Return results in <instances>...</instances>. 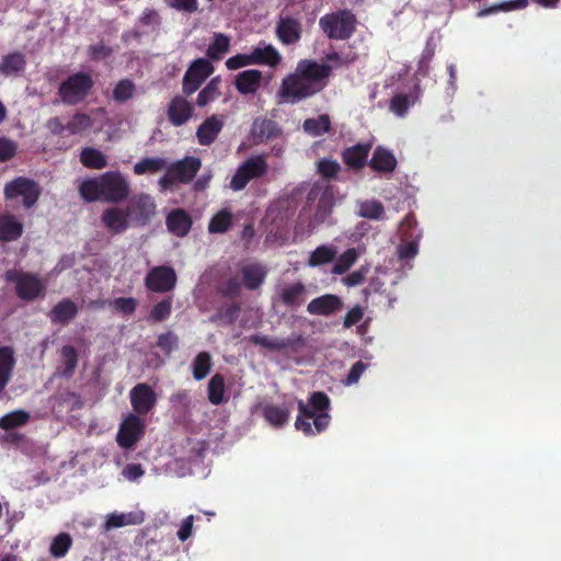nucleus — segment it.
Masks as SVG:
<instances>
[{
	"mask_svg": "<svg viewBox=\"0 0 561 561\" xmlns=\"http://www.w3.org/2000/svg\"><path fill=\"white\" fill-rule=\"evenodd\" d=\"M240 314V306L236 302L226 304L220 306L216 313H214L209 321L211 323H218L221 322L225 325H232L237 321L238 317Z\"/></svg>",
	"mask_w": 561,
	"mask_h": 561,
	"instance_id": "c9c22d12",
	"label": "nucleus"
},
{
	"mask_svg": "<svg viewBox=\"0 0 561 561\" xmlns=\"http://www.w3.org/2000/svg\"><path fill=\"white\" fill-rule=\"evenodd\" d=\"M356 15L347 9L327 13L319 20V26L330 39L346 41L356 31Z\"/></svg>",
	"mask_w": 561,
	"mask_h": 561,
	"instance_id": "f03ea898",
	"label": "nucleus"
},
{
	"mask_svg": "<svg viewBox=\"0 0 561 561\" xmlns=\"http://www.w3.org/2000/svg\"><path fill=\"white\" fill-rule=\"evenodd\" d=\"M167 168V160L163 158H145L134 165V173L144 175L147 173H157Z\"/></svg>",
	"mask_w": 561,
	"mask_h": 561,
	"instance_id": "09e8293b",
	"label": "nucleus"
},
{
	"mask_svg": "<svg viewBox=\"0 0 561 561\" xmlns=\"http://www.w3.org/2000/svg\"><path fill=\"white\" fill-rule=\"evenodd\" d=\"M277 94L280 99V103L285 102L295 104L301 100L313 96L316 94V90L311 89L295 69L293 73L286 76L282 80Z\"/></svg>",
	"mask_w": 561,
	"mask_h": 561,
	"instance_id": "9d476101",
	"label": "nucleus"
},
{
	"mask_svg": "<svg viewBox=\"0 0 561 561\" xmlns=\"http://www.w3.org/2000/svg\"><path fill=\"white\" fill-rule=\"evenodd\" d=\"M135 91L136 85L130 79H122L113 90V99L116 102L124 103L134 96Z\"/></svg>",
	"mask_w": 561,
	"mask_h": 561,
	"instance_id": "3c124183",
	"label": "nucleus"
},
{
	"mask_svg": "<svg viewBox=\"0 0 561 561\" xmlns=\"http://www.w3.org/2000/svg\"><path fill=\"white\" fill-rule=\"evenodd\" d=\"M145 431V421L139 415L129 413L119 425L116 442L119 447L130 449L141 439Z\"/></svg>",
	"mask_w": 561,
	"mask_h": 561,
	"instance_id": "f8f14e48",
	"label": "nucleus"
},
{
	"mask_svg": "<svg viewBox=\"0 0 561 561\" xmlns=\"http://www.w3.org/2000/svg\"><path fill=\"white\" fill-rule=\"evenodd\" d=\"M343 307L342 299L333 294H325L312 299L308 306L307 311L316 316H331Z\"/></svg>",
	"mask_w": 561,
	"mask_h": 561,
	"instance_id": "4be33fe9",
	"label": "nucleus"
},
{
	"mask_svg": "<svg viewBox=\"0 0 561 561\" xmlns=\"http://www.w3.org/2000/svg\"><path fill=\"white\" fill-rule=\"evenodd\" d=\"M14 364L13 350L9 346L0 347V390L9 383Z\"/></svg>",
	"mask_w": 561,
	"mask_h": 561,
	"instance_id": "c756f323",
	"label": "nucleus"
},
{
	"mask_svg": "<svg viewBox=\"0 0 561 561\" xmlns=\"http://www.w3.org/2000/svg\"><path fill=\"white\" fill-rule=\"evenodd\" d=\"M78 314L77 305L69 298H64L57 302L48 312V318L54 324L66 325Z\"/></svg>",
	"mask_w": 561,
	"mask_h": 561,
	"instance_id": "393cba45",
	"label": "nucleus"
},
{
	"mask_svg": "<svg viewBox=\"0 0 561 561\" xmlns=\"http://www.w3.org/2000/svg\"><path fill=\"white\" fill-rule=\"evenodd\" d=\"M220 83L221 79L219 76L214 77L202 89L197 95L196 104L199 107L206 106L208 103L215 101L220 96Z\"/></svg>",
	"mask_w": 561,
	"mask_h": 561,
	"instance_id": "ea45409f",
	"label": "nucleus"
},
{
	"mask_svg": "<svg viewBox=\"0 0 561 561\" xmlns=\"http://www.w3.org/2000/svg\"><path fill=\"white\" fill-rule=\"evenodd\" d=\"M165 225L172 234L183 238L190 233L193 220L186 210L175 208L167 215Z\"/></svg>",
	"mask_w": 561,
	"mask_h": 561,
	"instance_id": "412c9836",
	"label": "nucleus"
},
{
	"mask_svg": "<svg viewBox=\"0 0 561 561\" xmlns=\"http://www.w3.org/2000/svg\"><path fill=\"white\" fill-rule=\"evenodd\" d=\"M213 366L211 356L208 352L198 353L192 363V373L195 380H203L210 373Z\"/></svg>",
	"mask_w": 561,
	"mask_h": 561,
	"instance_id": "c03bdc74",
	"label": "nucleus"
},
{
	"mask_svg": "<svg viewBox=\"0 0 561 561\" xmlns=\"http://www.w3.org/2000/svg\"><path fill=\"white\" fill-rule=\"evenodd\" d=\"M358 253L355 248L347 249L336 260L332 272L337 275L344 274L357 260Z\"/></svg>",
	"mask_w": 561,
	"mask_h": 561,
	"instance_id": "864d4df0",
	"label": "nucleus"
},
{
	"mask_svg": "<svg viewBox=\"0 0 561 561\" xmlns=\"http://www.w3.org/2000/svg\"><path fill=\"white\" fill-rule=\"evenodd\" d=\"M146 287L154 293H167L176 284L175 271L165 265L151 268L145 279Z\"/></svg>",
	"mask_w": 561,
	"mask_h": 561,
	"instance_id": "ddd939ff",
	"label": "nucleus"
},
{
	"mask_svg": "<svg viewBox=\"0 0 561 561\" xmlns=\"http://www.w3.org/2000/svg\"><path fill=\"white\" fill-rule=\"evenodd\" d=\"M336 249L329 245H320L310 253L308 265L319 266L332 262L336 256Z\"/></svg>",
	"mask_w": 561,
	"mask_h": 561,
	"instance_id": "de8ad7c7",
	"label": "nucleus"
},
{
	"mask_svg": "<svg viewBox=\"0 0 561 561\" xmlns=\"http://www.w3.org/2000/svg\"><path fill=\"white\" fill-rule=\"evenodd\" d=\"M126 211L133 225L144 227L156 216L157 205L151 195L138 193L128 198Z\"/></svg>",
	"mask_w": 561,
	"mask_h": 561,
	"instance_id": "0eeeda50",
	"label": "nucleus"
},
{
	"mask_svg": "<svg viewBox=\"0 0 561 561\" xmlns=\"http://www.w3.org/2000/svg\"><path fill=\"white\" fill-rule=\"evenodd\" d=\"M221 116L214 114L207 117L197 128L196 138L201 146H210L215 142L224 128Z\"/></svg>",
	"mask_w": 561,
	"mask_h": 561,
	"instance_id": "aec40b11",
	"label": "nucleus"
},
{
	"mask_svg": "<svg viewBox=\"0 0 561 561\" xmlns=\"http://www.w3.org/2000/svg\"><path fill=\"white\" fill-rule=\"evenodd\" d=\"M186 95L174 96L167 110L169 122L173 126H183L186 124L194 114V106L186 100Z\"/></svg>",
	"mask_w": 561,
	"mask_h": 561,
	"instance_id": "dca6fc26",
	"label": "nucleus"
},
{
	"mask_svg": "<svg viewBox=\"0 0 561 561\" xmlns=\"http://www.w3.org/2000/svg\"><path fill=\"white\" fill-rule=\"evenodd\" d=\"M4 278L15 284L16 296L22 300L33 301L45 295V285L36 274L12 268L5 272Z\"/></svg>",
	"mask_w": 561,
	"mask_h": 561,
	"instance_id": "20e7f679",
	"label": "nucleus"
},
{
	"mask_svg": "<svg viewBox=\"0 0 561 561\" xmlns=\"http://www.w3.org/2000/svg\"><path fill=\"white\" fill-rule=\"evenodd\" d=\"M240 290L241 283L237 277H230L218 286V293L228 298L237 297Z\"/></svg>",
	"mask_w": 561,
	"mask_h": 561,
	"instance_id": "e2e57ef3",
	"label": "nucleus"
},
{
	"mask_svg": "<svg viewBox=\"0 0 561 561\" xmlns=\"http://www.w3.org/2000/svg\"><path fill=\"white\" fill-rule=\"evenodd\" d=\"M201 165L202 162L199 158L188 156L172 163L169 165V168L171 169V173L174 174L178 182L190 183L196 176Z\"/></svg>",
	"mask_w": 561,
	"mask_h": 561,
	"instance_id": "5701e85b",
	"label": "nucleus"
},
{
	"mask_svg": "<svg viewBox=\"0 0 561 561\" xmlns=\"http://www.w3.org/2000/svg\"><path fill=\"white\" fill-rule=\"evenodd\" d=\"M60 357L64 369L61 375L66 378H71L78 365V353L71 345H65L60 350Z\"/></svg>",
	"mask_w": 561,
	"mask_h": 561,
	"instance_id": "49530a36",
	"label": "nucleus"
},
{
	"mask_svg": "<svg viewBox=\"0 0 561 561\" xmlns=\"http://www.w3.org/2000/svg\"><path fill=\"white\" fill-rule=\"evenodd\" d=\"M18 145L7 137H0V162H8L15 157Z\"/></svg>",
	"mask_w": 561,
	"mask_h": 561,
	"instance_id": "0e129e2a",
	"label": "nucleus"
},
{
	"mask_svg": "<svg viewBox=\"0 0 561 561\" xmlns=\"http://www.w3.org/2000/svg\"><path fill=\"white\" fill-rule=\"evenodd\" d=\"M243 284L249 290L257 289L265 280L267 272L261 264H247L241 268Z\"/></svg>",
	"mask_w": 561,
	"mask_h": 561,
	"instance_id": "c85d7f7f",
	"label": "nucleus"
},
{
	"mask_svg": "<svg viewBox=\"0 0 561 561\" xmlns=\"http://www.w3.org/2000/svg\"><path fill=\"white\" fill-rule=\"evenodd\" d=\"M72 545V539L69 534L61 533L56 536L50 545L49 552L55 558H62L67 554Z\"/></svg>",
	"mask_w": 561,
	"mask_h": 561,
	"instance_id": "603ef678",
	"label": "nucleus"
},
{
	"mask_svg": "<svg viewBox=\"0 0 561 561\" xmlns=\"http://www.w3.org/2000/svg\"><path fill=\"white\" fill-rule=\"evenodd\" d=\"M101 220L105 228L114 234L125 232L131 222L129 216H127L126 208L119 207L106 208L102 213Z\"/></svg>",
	"mask_w": 561,
	"mask_h": 561,
	"instance_id": "a211bd4d",
	"label": "nucleus"
},
{
	"mask_svg": "<svg viewBox=\"0 0 561 561\" xmlns=\"http://www.w3.org/2000/svg\"><path fill=\"white\" fill-rule=\"evenodd\" d=\"M133 410L138 415L148 414L157 404V394L153 389L145 382L134 386L129 392Z\"/></svg>",
	"mask_w": 561,
	"mask_h": 561,
	"instance_id": "4468645a",
	"label": "nucleus"
},
{
	"mask_svg": "<svg viewBox=\"0 0 561 561\" xmlns=\"http://www.w3.org/2000/svg\"><path fill=\"white\" fill-rule=\"evenodd\" d=\"M305 345V339L301 334L293 333L286 339H278V352L289 350L298 352Z\"/></svg>",
	"mask_w": 561,
	"mask_h": 561,
	"instance_id": "680f3d73",
	"label": "nucleus"
},
{
	"mask_svg": "<svg viewBox=\"0 0 561 561\" xmlns=\"http://www.w3.org/2000/svg\"><path fill=\"white\" fill-rule=\"evenodd\" d=\"M306 287L298 282L285 287L280 293V301L286 307L298 308L304 302Z\"/></svg>",
	"mask_w": 561,
	"mask_h": 561,
	"instance_id": "2f4dec72",
	"label": "nucleus"
},
{
	"mask_svg": "<svg viewBox=\"0 0 561 561\" xmlns=\"http://www.w3.org/2000/svg\"><path fill=\"white\" fill-rule=\"evenodd\" d=\"M358 215L366 219L380 220L385 218V207L377 199H366L359 204Z\"/></svg>",
	"mask_w": 561,
	"mask_h": 561,
	"instance_id": "a18cd8bd",
	"label": "nucleus"
},
{
	"mask_svg": "<svg viewBox=\"0 0 561 561\" xmlns=\"http://www.w3.org/2000/svg\"><path fill=\"white\" fill-rule=\"evenodd\" d=\"M249 341L252 344L259 345L268 351L278 352V337H271L268 335L263 334H252L249 337Z\"/></svg>",
	"mask_w": 561,
	"mask_h": 561,
	"instance_id": "774afa93",
	"label": "nucleus"
},
{
	"mask_svg": "<svg viewBox=\"0 0 561 561\" xmlns=\"http://www.w3.org/2000/svg\"><path fill=\"white\" fill-rule=\"evenodd\" d=\"M305 133L312 137L322 136L331 130V119L329 115L321 114L316 118H307L302 123Z\"/></svg>",
	"mask_w": 561,
	"mask_h": 561,
	"instance_id": "72a5a7b5",
	"label": "nucleus"
},
{
	"mask_svg": "<svg viewBox=\"0 0 561 561\" xmlns=\"http://www.w3.org/2000/svg\"><path fill=\"white\" fill-rule=\"evenodd\" d=\"M31 415L25 410H14L0 417V428L4 431L14 430L25 425Z\"/></svg>",
	"mask_w": 561,
	"mask_h": 561,
	"instance_id": "79ce46f5",
	"label": "nucleus"
},
{
	"mask_svg": "<svg viewBox=\"0 0 561 561\" xmlns=\"http://www.w3.org/2000/svg\"><path fill=\"white\" fill-rule=\"evenodd\" d=\"M232 225V214L229 209L224 208L215 214L208 224V231L210 233H225Z\"/></svg>",
	"mask_w": 561,
	"mask_h": 561,
	"instance_id": "37998d69",
	"label": "nucleus"
},
{
	"mask_svg": "<svg viewBox=\"0 0 561 561\" xmlns=\"http://www.w3.org/2000/svg\"><path fill=\"white\" fill-rule=\"evenodd\" d=\"M23 233V224L13 214L0 215V241L18 240Z\"/></svg>",
	"mask_w": 561,
	"mask_h": 561,
	"instance_id": "bb28decb",
	"label": "nucleus"
},
{
	"mask_svg": "<svg viewBox=\"0 0 561 561\" xmlns=\"http://www.w3.org/2000/svg\"><path fill=\"white\" fill-rule=\"evenodd\" d=\"M420 238L421 233H417L415 238H411L412 240L407 241L398 247L397 252L400 260H410L416 256L419 252Z\"/></svg>",
	"mask_w": 561,
	"mask_h": 561,
	"instance_id": "13d9d810",
	"label": "nucleus"
},
{
	"mask_svg": "<svg viewBox=\"0 0 561 561\" xmlns=\"http://www.w3.org/2000/svg\"><path fill=\"white\" fill-rule=\"evenodd\" d=\"M526 8V0H510V1H503L500 3H495L489 8H484L480 11H478L477 16L478 18H484L490 14L497 13L500 11H512L517 9H524Z\"/></svg>",
	"mask_w": 561,
	"mask_h": 561,
	"instance_id": "8fccbe9b",
	"label": "nucleus"
},
{
	"mask_svg": "<svg viewBox=\"0 0 561 561\" xmlns=\"http://www.w3.org/2000/svg\"><path fill=\"white\" fill-rule=\"evenodd\" d=\"M413 103L414 100H411L409 95L400 93L392 96L389 108L392 113L402 117Z\"/></svg>",
	"mask_w": 561,
	"mask_h": 561,
	"instance_id": "6e6d98bb",
	"label": "nucleus"
},
{
	"mask_svg": "<svg viewBox=\"0 0 561 561\" xmlns=\"http://www.w3.org/2000/svg\"><path fill=\"white\" fill-rule=\"evenodd\" d=\"M172 311L171 299H163L158 302L150 311V319L156 322L164 321L169 318Z\"/></svg>",
	"mask_w": 561,
	"mask_h": 561,
	"instance_id": "052dcab7",
	"label": "nucleus"
},
{
	"mask_svg": "<svg viewBox=\"0 0 561 561\" xmlns=\"http://www.w3.org/2000/svg\"><path fill=\"white\" fill-rule=\"evenodd\" d=\"M25 57L23 54L16 51L3 57L0 64V72L4 76H11L22 71L25 67Z\"/></svg>",
	"mask_w": 561,
	"mask_h": 561,
	"instance_id": "a19ab883",
	"label": "nucleus"
},
{
	"mask_svg": "<svg viewBox=\"0 0 561 561\" xmlns=\"http://www.w3.org/2000/svg\"><path fill=\"white\" fill-rule=\"evenodd\" d=\"M142 522L141 518L138 517L136 513H111L106 517V522L104 524L105 530H111L114 528H121L128 525H137Z\"/></svg>",
	"mask_w": 561,
	"mask_h": 561,
	"instance_id": "58836bf2",
	"label": "nucleus"
},
{
	"mask_svg": "<svg viewBox=\"0 0 561 561\" xmlns=\"http://www.w3.org/2000/svg\"><path fill=\"white\" fill-rule=\"evenodd\" d=\"M340 171L341 165L336 160L323 158L318 161V172L327 180L335 179Z\"/></svg>",
	"mask_w": 561,
	"mask_h": 561,
	"instance_id": "4d7b16f0",
	"label": "nucleus"
},
{
	"mask_svg": "<svg viewBox=\"0 0 561 561\" xmlns=\"http://www.w3.org/2000/svg\"><path fill=\"white\" fill-rule=\"evenodd\" d=\"M371 150L370 144L358 142L354 146L345 148L342 153V161L350 169L358 171L366 164L368 165V156Z\"/></svg>",
	"mask_w": 561,
	"mask_h": 561,
	"instance_id": "f3484780",
	"label": "nucleus"
},
{
	"mask_svg": "<svg viewBox=\"0 0 561 561\" xmlns=\"http://www.w3.org/2000/svg\"><path fill=\"white\" fill-rule=\"evenodd\" d=\"M92 126V118L85 113H77L67 124V130L71 135H77L88 130Z\"/></svg>",
	"mask_w": 561,
	"mask_h": 561,
	"instance_id": "5fc2aeb1",
	"label": "nucleus"
},
{
	"mask_svg": "<svg viewBox=\"0 0 561 561\" xmlns=\"http://www.w3.org/2000/svg\"><path fill=\"white\" fill-rule=\"evenodd\" d=\"M94 81L88 72L79 71L70 75L58 88V95L66 105H77L90 94Z\"/></svg>",
	"mask_w": 561,
	"mask_h": 561,
	"instance_id": "7ed1b4c3",
	"label": "nucleus"
},
{
	"mask_svg": "<svg viewBox=\"0 0 561 561\" xmlns=\"http://www.w3.org/2000/svg\"><path fill=\"white\" fill-rule=\"evenodd\" d=\"M251 56L253 65L268 66L271 68H276L282 61L279 51L273 45L264 42H261L252 49Z\"/></svg>",
	"mask_w": 561,
	"mask_h": 561,
	"instance_id": "b1692460",
	"label": "nucleus"
},
{
	"mask_svg": "<svg viewBox=\"0 0 561 561\" xmlns=\"http://www.w3.org/2000/svg\"><path fill=\"white\" fill-rule=\"evenodd\" d=\"M252 136L257 144L267 142L282 134L278 124L272 119H255L252 125Z\"/></svg>",
	"mask_w": 561,
	"mask_h": 561,
	"instance_id": "a878e982",
	"label": "nucleus"
},
{
	"mask_svg": "<svg viewBox=\"0 0 561 561\" xmlns=\"http://www.w3.org/2000/svg\"><path fill=\"white\" fill-rule=\"evenodd\" d=\"M112 306L116 311L125 316H130L135 312L138 301L133 297H118L112 301Z\"/></svg>",
	"mask_w": 561,
	"mask_h": 561,
	"instance_id": "bf43d9fd",
	"label": "nucleus"
},
{
	"mask_svg": "<svg viewBox=\"0 0 561 561\" xmlns=\"http://www.w3.org/2000/svg\"><path fill=\"white\" fill-rule=\"evenodd\" d=\"M79 193L83 201L92 203L103 201L101 175L99 178L87 179L79 185Z\"/></svg>",
	"mask_w": 561,
	"mask_h": 561,
	"instance_id": "e433bc0d",
	"label": "nucleus"
},
{
	"mask_svg": "<svg viewBox=\"0 0 561 561\" xmlns=\"http://www.w3.org/2000/svg\"><path fill=\"white\" fill-rule=\"evenodd\" d=\"M276 37L284 45H293L300 41L302 35L301 22L294 16H279L276 28Z\"/></svg>",
	"mask_w": 561,
	"mask_h": 561,
	"instance_id": "2eb2a0df",
	"label": "nucleus"
},
{
	"mask_svg": "<svg viewBox=\"0 0 561 561\" xmlns=\"http://www.w3.org/2000/svg\"><path fill=\"white\" fill-rule=\"evenodd\" d=\"M80 162L88 169L101 170L107 165V159L99 149L85 147L80 153Z\"/></svg>",
	"mask_w": 561,
	"mask_h": 561,
	"instance_id": "4c0bfd02",
	"label": "nucleus"
},
{
	"mask_svg": "<svg viewBox=\"0 0 561 561\" xmlns=\"http://www.w3.org/2000/svg\"><path fill=\"white\" fill-rule=\"evenodd\" d=\"M434 54H435V46L432 43L427 42L422 51V55H421V58L419 61V66H417V72L421 73L422 76H427L430 62H431Z\"/></svg>",
	"mask_w": 561,
	"mask_h": 561,
	"instance_id": "338daca9",
	"label": "nucleus"
},
{
	"mask_svg": "<svg viewBox=\"0 0 561 561\" xmlns=\"http://www.w3.org/2000/svg\"><path fill=\"white\" fill-rule=\"evenodd\" d=\"M398 165L397 158L393 152L382 146H377L373 152L368 167L381 174H391Z\"/></svg>",
	"mask_w": 561,
	"mask_h": 561,
	"instance_id": "6ab92c4d",
	"label": "nucleus"
},
{
	"mask_svg": "<svg viewBox=\"0 0 561 561\" xmlns=\"http://www.w3.org/2000/svg\"><path fill=\"white\" fill-rule=\"evenodd\" d=\"M231 38L224 33H214L206 55L211 60H220L230 49Z\"/></svg>",
	"mask_w": 561,
	"mask_h": 561,
	"instance_id": "7c9ffc66",
	"label": "nucleus"
},
{
	"mask_svg": "<svg viewBox=\"0 0 561 561\" xmlns=\"http://www.w3.org/2000/svg\"><path fill=\"white\" fill-rule=\"evenodd\" d=\"M214 72V67L208 59L197 58L188 66L182 81V92L190 96L196 92L204 81Z\"/></svg>",
	"mask_w": 561,
	"mask_h": 561,
	"instance_id": "9b49d317",
	"label": "nucleus"
},
{
	"mask_svg": "<svg viewBox=\"0 0 561 561\" xmlns=\"http://www.w3.org/2000/svg\"><path fill=\"white\" fill-rule=\"evenodd\" d=\"M42 194L41 185L26 176H18L12 181L5 183L3 188V196L5 201H16L22 198V206L30 209L36 205Z\"/></svg>",
	"mask_w": 561,
	"mask_h": 561,
	"instance_id": "39448f33",
	"label": "nucleus"
},
{
	"mask_svg": "<svg viewBox=\"0 0 561 561\" xmlns=\"http://www.w3.org/2000/svg\"><path fill=\"white\" fill-rule=\"evenodd\" d=\"M262 81V72L256 69H249L239 72L236 77V89L241 94L255 93Z\"/></svg>",
	"mask_w": 561,
	"mask_h": 561,
	"instance_id": "cd10ccee",
	"label": "nucleus"
},
{
	"mask_svg": "<svg viewBox=\"0 0 561 561\" xmlns=\"http://www.w3.org/2000/svg\"><path fill=\"white\" fill-rule=\"evenodd\" d=\"M226 380L221 374H215L208 381V400L214 405H219L226 401Z\"/></svg>",
	"mask_w": 561,
	"mask_h": 561,
	"instance_id": "f704fd0d",
	"label": "nucleus"
},
{
	"mask_svg": "<svg viewBox=\"0 0 561 561\" xmlns=\"http://www.w3.org/2000/svg\"><path fill=\"white\" fill-rule=\"evenodd\" d=\"M157 346L169 355L178 346V336L171 331L162 333L158 336Z\"/></svg>",
	"mask_w": 561,
	"mask_h": 561,
	"instance_id": "69168bd1",
	"label": "nucleus"
},
{
	"mask_svg": "<svg viewBox=\"0 0 561 561\" xmlns=\"http://www.w3.org/2000/svg\"><path fill=\"white\" fill-rule=\"evenodd\" d=\"M263 416L274 427H282L290 417V409L275 404H266L263 408Z\"/></svg>",
	"mask_w": 561,
	"mask_h": 561,
	"instance_id": "473e14b6",
	"label": "nucleus"
},
{
	"mask_svg": "<svg viewBox=\"0 0 561 561\" xmlns=\"http://www.w3.org/2000/svg\"><path fill=\"white\" fill-rule=\"evenodd\" d=\"M299 76L316 90V94L322 91L332 75V67L325 64H319L312 59H301L296 67Z\"/></svg>",
	"mask_w": 561,
	"mask_h": 561,
	"instance_id": "1a4fd4ad",
	"label": "nucleus"
},
{
	"mask_svg": "<svg viewBox=\"0 0 561 561\" xmlns=\"http://www.w3.org/2000/svg\"><path fill=\"white\" fill-rule=\"evenodd\" d=\"M309 404L298 400V415L295 427L305 435L311 436L321 433L329 426L331 416L328 413L330 409V398L322 391H316L310 396Z\"/></svg>",
	"mask_w": 561,
	"mask_h": 561,
	"instance_id": "f257e3e1",
	"label": "nucleus"
},
{
	"mask_svg": "<svg viewBox=\"0 0 561 561\" xmlns=\"http://www.w3.org/2000/svg\"><path fill=\"white\" fill-rule=\"evenodd\" d=\"M267 170L268 164L263 154L252 156L238 167L230 180V187L241 191L250 181L264 176Z\"/></svg>",
	"mask_w": 561,
	"mask_h": 561,
	"instance_id": "423d86ee",
	"label": "nucleus"
},
{
	"mask_svg": "<svg viewBox=\"0 0 561 561\" xmlns=\"http://www.w3.org/2000/svg\"><path fill=\"white\" fill-rule=\"evenodd\" d=\"M103 201L118 204L128 198L130 184L127 178L119 171H108L101 175Z\"/></svg>",
	"mask_w": 561,
	"mask_h": 561,
	"instance_id": "6e6552de",
	"label": "nucleus"
}]
</instances>
